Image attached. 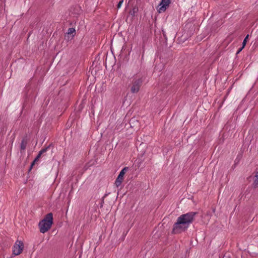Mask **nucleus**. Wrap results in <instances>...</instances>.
<instances>
[{"label":"nucleus","instance_id":"obj_1","mask_svg":"<svg viewBox=\"0 0 258 258\" xmlns=\"http://www.w3.org/2000/svg\"><path fill=\"white\" fill-rule=\"evenodd\" d=\"M197 214V212H191L180 216L177 218V222L173 225L172 233L178 234L186 230L189 224L194 221L195 217Z\"/></svg>","mask_w":258,"mask_h":258},{"label":"nucleus","instance_id":"obj_2","mask_svg":"<svg viewBox=\"0 0 258 258\" xmlns=\"http://www.w3.org/2000/svg\"><path fill=\"white\" fill-rule=\"evenodd\" d=\"M53 223V214L51 213L47 214L44 218L40 221L38 226L40 232L44 233L48 231L51 228Z\"/></svg>","mask_w":258,"mask_h":258},{"label":"nucleus","instance_id":"obj_3","mask_svg":"<svg viewBox=\"0 0 258 258\" xmlns=\"http://www.w3.org/2000/svg\"><path fill=\"white\" fill-rule=\"evenodd\" d=\"M142 84V80L141 79H134L132 81V85L131 88V92L132 93L138 92Z\"/></svg>","mask_w":258,"mask_h":258},{"label":"nucleus","instance_id":"obj_4","mask_svg":"<svg viewBox=\"0 0 258 258\" xmlns=\"http://www.w3.org/2000/svg\"><path fill=\"white\" fill-rule=\"evenodd\" d=\"M24 243L22 241L17 240L13 246V254L18 255L22 252L24 249Z\"/></svg>","mask_w":258,"mask_h":258},{"label":"nucleus","instance_id":"obj_5","mask_svg":"<svg viewBox=\"0 0 258 258\" xmlns=\"http://www.w3.org/2000/svg\"><path fill=\"white\" fill-rule=\"evenodd\" d=\"M128 167H125L123 168L120 172L117 178L115 180V184L117 187L119 186L123 180L124 175L128 170Z\"/></svg>","mask_w":258,"mask_h":258},{"label":"nucleus","instance_id":"obj_6","mask_svg":"<svg viewBox=\"0 0 258 258\" xmlns=\"http://www.w3.org/2000/svg\"><path fill=\"white\" fill-rule=\"evenodd\" d=\"M170 3V0H161V2L159 4V6H160V7L158 9L159 13H160L165 12L169 7Z\"/></svg>","mask_w":258,"mask_h":258},{"label":"nucleus","instance_id":"obj_7","mask_svg":"<svg viewBox=\"0 0 258 258\" xmlns=\"http://www.w3.org/2000/svg\"><path fill=\"white\" fill-rule=\"evenodd\" d=\"M27 145V139L26 137L23 138L21 143V152L24 151Z\"/></svg>","mask_w":258,"mask_h":258},{"label":"nucleus","instance_id":"obj_8","mask_svg":"<svg viewBox=\"0 0 258 258\" xmlns=\"http://www.w3.org/2000/svg\"><path fill=\"white\" fill-rule=\"evenodd\" d=\"M50 147V146H47V147L44 148V149H42V150H41L38 154L37 155V156H36V157L35 158L36 159V160H39V158H40L41 156L44 153H45L47 150Z\"/></svg>","mask_w":258,"mask_h":258},{"label":"nucleus","instance_id":"obj_9","mask_svg":"<svg viewBox=\"0 0 258 258\" xmlns=\"http://www.w3.org/2000/svg\"><path fill=\"white\" fill-rule=\"evenodd\" d=\"M130 123L132 127H134L135 124H137V125L139 124V122L136 118H132L130 121Z\"/></svg>","mask_w":258,"mask_h":258},{"label":"nucleus","instance_id":"obj_10","mask_svg":"<svg viewBox=\"0 0 258 258\" xmlns=\"http://www.w3.org/2000/svg\"><path fill=\"white\" fill-rule=\"evenodd\" d=\"M138 12V8L137 7H134L132 10L130 12V14L133 16H135L136 14Z\"/></svg>","mask_w":258,"mask_h":258},{"label":"nucleus","instance_id":"obj_11","mask_svg":"<svg viewBox=\"0 0 258 258\" xmlns=\"http://www.w3.org/2000/svg\"><path fill=\"white\" fill-rule=\"evenodd\" d=\"M67 34L68 35L72 34V37H73L76 34V30H75V28H70L68 30Z\"/></svg>","mask_w":258,"mask_h":258},{"label":"nucleus","instance_id":"obj_12","mask_svg":"<svg viewBox=\"0 0 258 258\" xmlns=\"http://www.w3.org/2000/svg\"><path fill=\"white\" fill-rule=\"evenodd\" d=\"M253 185L254 188L258 187V178H256L253 182Z\"/></svg>","mask_w":258,"mask_h":258},{"label":"nucleus","instance_id":"obj_13","mask_svg":"<svg viewBox=\"0 0 258 258\" xmlns=\"http://www.w3.org/2000/svg\"><path fill=\"white\" fill-rule=\"evenodd\" d=\"M248 35H247L245 38H244V39L243 40V42H242V46H243V47H244L245 46V44H246V40L248 38Z\"/></svg>","mask_w":258,"mask_h":258},{"label":"nucleus","instance_id":"obj_14","mask_svg":"<svg viewBox=\"0 0 258 258\" xmlns=\"http://www.w3.org/2000/svg\"><path fill=\"white\" fill-rule=\"evenodd\" d=\"M37 161H38L36 160V159H34V160L32 162V163L31 164L29 170H31L32 169L33 166L35 165V163Z\"/></svg>","mask_w":258,"mask_h":258},{"label":"nucleus","instance_id":"obj_15","mask_svg":"<svg viewBox=\"0 0 258 258\" xmlns=\"http://www.w3.org/2000/svg\"><path fill=\"white\" fill-rule=\"evenodd\" d=\"M123 3V0H121L119 2V3H118L117 5V8L118 9L120 8L122 4Z\"/></svg>","mask_w":258,"mask_h":258},{"label":"nucleus","instance_id":"obj_16","mask_svg":"<svg viewBox=\"0 0 258 258\" xmlns=\"http://www.w3.org/2000/svg\"><path fill=\"white\" fill-rule=\"evenodd\" d=\"M104 197H103L101 200V203H100V207L101 208H102L103 206V204H104Z\"/></svg>","mask_w":258,"mask_h":258},{"label":"nucleus","instance_id":"obj_17","mask_svg":"<svg viewBox=\"0 0 258 258\" xmlns=\"http://www.w3.org/2000/svg\"><path fill=\"white\" fill-rule=\"evenodd\" d=\"M244 47H243V46H242L241 47H240V48L238 49V50H237V52H236V54H238L243 49Z\"/></svg>","mask_w":258,"mask_h":258},{"label":"nucleus","instance_id":"obj_18","mask_svg":"<svg viewBox=\"0 0 258 258\" xmlns=\"http://www.w3.org/2000/svg\"><path fill=\"white\" fill-rule=\"evenodd\" d=\"M255 176L256 178H258V172H257Z\"/></svg>","mask_w":258,"mask_h":258},{"label":"nucleus","instance_id":"obj_19","mask_svg":"<svg viewBox=\"0 0 258 258\" xmlns=\"http://www.w3.org/2000/svg\"><path fill=\"white\" fill-rule=\"evenodd\" d=\"M14 138H13V141H12V144H13V141H14Z\"/></svg>","mask_w":258,"mask_h":258}]
</instances>
